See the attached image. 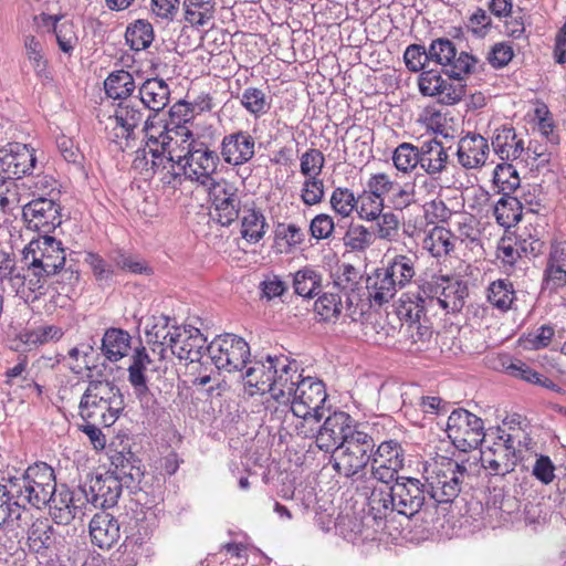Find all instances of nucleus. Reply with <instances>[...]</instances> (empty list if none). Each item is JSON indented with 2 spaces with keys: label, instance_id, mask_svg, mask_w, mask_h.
Here are the masks:
<instances>
[{
  "label": "nucleus",
  "instance_id": "obj_11",
  "mask_svg": "<svg viewBox=\"0 0 566 566\" xmlns=\"http://www.w3.org/2000/svg\"><path fill=\"white\" fill-rule=\"evenodd\" d=\"M275 361V375L271 380V388L269 389L270 399L265 401V409L271 410L274 408V413L279 415L281 409L287 408L290 398H292L295 387L303 378L298 374L296 366H293L287 357L277 356Z\"/></svg>",
  "mask_w": 566,
  "mask_h": 566
},
{
  "label": "nucleus",
  "instance_id": "obj_36",
  "mask_svg": "<svg viewBox=\"0 0 566 566\" xmlns=\"http://www.w3.org/2000/svg\"><path fill=\"white\" fill-rule=\"evenodd\" d=\"M448 282V276L433 275L430 280L423 281L418 286L416 294V316L419 317L424 313L427 306H433L439 303L441 287Z\"/></svg>",
  "mask_w": 566,
  "mask_h": 566
},
{
  "label": "nucleus",
  "instance_id": "obj_23",
  "mask_svg": "<svg viewBox=\"0 0 566 566\" xmlns=\"http://www.w3.org/2000/svg\"><path fill=\"white\" fill-rule=\"evenodd\" d=\"M254 153L255 140L248 132L239 130L222 139L221 155L227 164L243 165L252 159Z\"/></svg>",
  "mask_w": 566,
  "mask_h": 566
},
{
  "label": "nucleus",
  "instance_id": "obj_20",
  "mask_svg": "<svg viewBox=\"0 0 566 566\" xmlns=\"http://www.w3.org/2000/svg\"><path fill=\"white\" fill-rule=\"evenodd\" d=\"M123 482L112 472L93 476L88 481L92 506L108 509L117 504L123 491Z\"/></svg>",
  "mask_w": 566,
  "mask_h": 566
},
{
  "label": "nucleus",
  "instance_id": "obj_44",
  "mask_svg": "<svg viewBox=\"0 0 566 566\" xmlns=\"http://www.w3.org/2000/svg\"><path fill=\"white\" fill-rule=\"evenodd\" d=\"M241 220V235L249 243H258L263 239L268 224L260 210L244 208Z\"/></svg>",
  "mask_w": 566,
  "mask_h": 566
},
{
  "label": "nucleus",
  "instance_id": "obj_22",
  "mask_svg": "<svg viewBox=\"0 0 566 566\" xmlns=\"http://www.w3.org/2000/svg\"><path fill=\"white\" fill-rule=\"evenodd\" d=\"M138 97L148 108L144 129L148 130L154 126L151 118L163 111L169 102L170 90L168 84L158 77L147 78L139 88Z\"/></svg>",
  "mask_w": 566,
  "mask_h": 566
},
{
  "label": "nucleus",
  "instance_id": "obj_26",
  "mask_svg": "<svg viewBox=\"0 0 566 566\" xmlns=\"http://www.w3.org/2000/svg\"><path fill=\"white\" fill-rule=\"evenodd\" d=\"M153 364L154 361L144 346L134 349L127 371L128 381L139 399L149 394L147 371L156 370Z\"/></svg>",
  "mask_w": 566,
  "mask_h": 566
},
{
  "label": "nucleus",
  "instance_id": "obj_28",
  "mask_svg": "<svg viewBox=\"0 0 566 566\" xmlns=\"http://www.w3.org/2000/svg\"><path fill=\"white\" fill-rule=\"evenodd\" d=\"M491 146L494 154L503 161H514L524 153V142L517 138L515 128L502 125L493 130Z\"/></svg>",
  "mask_w": 566,
  "mask_h": 566
},
{
  "label": "nucleus",
  "instance_id": "obj_18",
  "mask_svg": "<svg viewBox=\"0 0 566 566\" xmlns=\"http://www.w3.org/2000/svg\"><path fill=\"white\" fill-rule=\"evenodd\" d=\"M429 59L440 66H451L453 71H472L479 63V59L468 52L459 55L454 43L447 38L432 40L428 48Z\"/></svg>",
  "mask_w": 566,
  "mask_h": 566
},
{
  "label": "nucleus",
  "instance_id": "obj_51",
  "mask_svg": "<svg viewBox=\"0 0 566 566\" xmlns=\"http://www.w3.org/2000/svg\"><path fill=\"white\" fill-rule=\"evenodd\" d=\"M488 300L497 310L502 312L509 311L515 300L512 282L506 279L492 282L488 289Z\"/></svg>",
  "mask_w": 566,
  "mask_h": 566
},
{
  "label": "nucleus",
  "instance_id": "obj_53",
  "mask_svg": "<svg viewBox=\"0 0 566 566\" xmlns=\"http://www.w3.org/2000/svg\"><path fill=\"white\" fill-rule=\"evenodd\" d=\"M343 310L342 297L338 293H324L314 303V312L322 322L335 323Z\"/></svg>",
  "mask_w": 566,
  "mask_h": 566
},
{
  "label": "nucleus",
  "instance_id": "obj_62",
  "mask_svg": "<svg viewBox=\"0 0 566 566\" xmlns=\"http://www.w3.org/2000/svg\"><path fill=\"white\" fill-rule=\"evenodd\" d=\"M331 205L335 212L348 217L356 209L357 198L348 188H336L331 197Z\"/></svg>",
  "mask_w": 566,
  "mask_h": 566
},
{
  "label": "nucleus",
  "instance_id": "obj_47",
  "mask_svg": "<svg viewBox=\"0 0 566 566\" xmlns=\"http://www.w3.org/2000/svg\"><path fill=\"white\" fill-rule=\"evenodd\" d=\"M496 222L503 228H511L522 218L521 202L516 197L502 196L494 207Z\"/></svg>",
  "mask_w": 566,
  "mask_h": 566
},
{
  "label": "nucleus",
  "instance_id": "obj_2",
  "mask_svg": "<svg viewBox=\"0 0 566 566\" xmlns=\"http://www.w3.org/2000/svg\"><path fill=\"white\" fill-rule=\"evenodd\" d=\"M125 409L124 396L120 389L109 380H90L84 390L80 405L82 419H90L111 427Z\"/></svg>",
  "mask_w": 566,
  "mask_h": 566
},
{
  "label": "nucleus",
  "instance_id": "obj_33",
  "mask_svg": "<svg viewBox=\"0 0 566 566\" xmlns=\"http://www.w3.org/2000/svg\"><path fill=\"white\" fill-rule=\"evenodd\" d=\"M132 337L122 328H108L102 338L101 350L111 361H118L125 357L130 348Z\"/></svg>",
  "mask_w": 566,
  "mask_h": 566
},
{
  "label": "nucleus",
  "instance_id": "obj_45",
  "mask_svg": "<svg viewBox=\"0 0 566 566\" xmlns=\"http://www.w3.org/2000/svg\"><path fill=\"white\" fill-rule=\"evenodd\" d=\"M454 239L450 230L434 227L423 240V248L434 258L447 256L454 250Z\"/></svg>",
  "mask_w": 566,
  "mask_h": 566
},
{
  "label": "nucleus",
  "instance_id": "obj_43",
  "mask_svg": "<svg viewBox=\"0 0 566 566\" xmlns=\"http://www.w3.org/2000/svg\"><path fill=\"white\" fill-rule=\"evenodd\" d=\"M416 188H418V191L421 192L422 190H428V193L434 192L436 189V180L433 178H428L424 175L417 176L416 181L411 188L408 186L400 187L397 184V188L395 191H392V205L396 209H403L408 206H410L412 202L416 201L415 196L417 193Z\"/></svg>",
  "mask_w": 566,
  "mask_h": 566
},
{
  "label": "nucleus",
  "instance_id": "obj_3",
  "mask_svg": "<svg viewBox=\"0 0 566 566\" xmlns=\"http://www.w3.org/2000/svg\"><path fill=\"white\" fill-rule=\"evenodd\" d=\"M20 502L36 509L48 506L53 491H56L54 470L46 463L30 465L22 475L9 476Z\"/></svg>",
  "mask_w": 566,
  "mask_h": 566
},
{
  "label": "nucleus",
  "instance_id": "obj_37",
  "mask_svg": "<svg viewBox=\"0 0 566 566\" xmlns=\"http://www.w3.org/2000/svg\"><path fill=\"white\" fill-rule=\"evenodd\" d=\"M169 324L170 317L163 314L151 316L146 324L147 343L153 346V352L158 353L161 358H165V344L172 329Z\"/></svg>",
  "mask_w": 566,
  "mask_h": 566
},
{
  "label": "nucleus",
  "instance_id": "obj_42",
  "mask_svg": "<svg viewBox=\"0 0 566 566\" xmlns=\"http://www.w3.org/2000/svg\"><path fill=\"white\" fill-rule=\"evenodd\" d=\"M72 496H70V489L66 485H61L48 503L50 513L54 521L61 525H67L74 520Z\"/></svg>",
  "mask_w": 566,
  "mask_h": 566
},
{
  "label": "nucleus",
  "instance_id": "obj_24",
  "mask_svg": "<svg viewBox=\"0 0 566 566\" xmlns=\"http://www.w3.org/2000/svg\"><path fill=\"white\" fill-rule=\"evenodd\" d=\"M109 459L113 470L107 472H112L119 478L127 489H136L144 476L142 461L136 454L124 448L120 451H114Z\"/></svg>",
  "mask_w": 566,
  "mask_h": 566
},
{
  "label": "nucleus",
  "instance_id": "obj_14",
  "mask_svg": "<svg viewBox=\"0 0 566 566\" xmlns=\"http://www.w3.org/2000/svg\"><path fill=\"white\" fill-rule=\"evenodd\" d=\"M28 229L49 235L62 223L61 206L54 198L40 196L22 208Z\"/></svg>",
  "mask_w": 566,
  "mask_h": 566
},
{
  "label": "nucleus",
  "instance_id": "obj_59",
  "mask_svg": "<svg viewBox=\"0 0 566 566\" xmlns=\"http://www.w3.org/2000/svg\"><path fill=\"white\" fill-rule=\"evenodd\" d=\"M345 245L354 251H364L375 242V233L361 224L350 226L344 237Z\"/></svg>",
  "mask_w": 566,
  "mask_h": 566
},
{
  "label": "nucleus",
  "instance_id": "obj_41",
  "mask_svg": "<svg viewBox=\"0 0 566 566\" xmlns=\"http://www.w3.org/2000/svg\"><path fill=\"white\" fill-rule=\"evenodd\" d=\"M185 21L191 27H203L214 17L216 0H184Z\"/></svg>",
  "mask_w": 566,
  "mask_h": 566
},
{
  "label": "nucleus",
  "instance_id": "obj_52",
  "mask_svg": "<svg viewBox=\"0 0 566 566\" xmlns=\"http://www.w3.org/2000/svg\"><path fill=\"white\" fill-rule=\"evenodd\" d=\"M104 87L108 97L126 101L135 90V82L132 73H109Z\"/></svg>",
  "mask_w": 566,
  "mask_h": 566
},
{
  "label": "nucleus",
  "instance_id": "obj_30",
  "mask_svg": "<svg viewBox=\"0 0 566 566\" xmlns=\"http://www.w3.org/2000/svg\"><path fill=\"white\" fill-rule=\"evenodd\" d=\"M277 356H268L265 361L255 360L245 370L243 376L245 385L253 390H250V395L265 394L271 388L272 377L275 375V361Z\"/></svg>",
  "mask_w": 566,
  "mask_h": 566
},
{
  "label": "nucleus",
  "instance_id": "obj_34",
  "mask_svg": "<svg viewBox=\"0 0 566 566\" xmlns=\"http://www.w3.org/2000/svg\"><path fill=\"white\" fill-rule=\"evenodd\" d=\"M146 112L148 108L145 103L136 97L119 102L113 117L117 119V123L135 133V128L143 122L145 123Z\"/></svg>",
  "mask_w": 566,
  "mask_h": 566
},
{
  "label": "nucleus",
  "instance_id": "obj_55",
  "mask_svg": "<svg viewBox=\"0 0 566 566\" xmlns=\"http://www.w3.org/2000/svg\"><path fill=\"white\" fill-rule=\"evenodd\" d=\"M145 159L146 165L156 172L158 169H165L167 163V150H163V132L159 137L150 136L146 143V147L137 151L136 159Z\"/></svg>",
  "mask_w": 566,
  "mask_h": 566
},
{
  "label": "nucleus",
  "instance_id": "obj_17",
  "mask_svg": "<svg viewBox=\"0 0 566 566\" xmlns=\"http://www.w3.org/2000/svg\"><path fill=\"white\" fill-rule=\"evenodd\" d=\"M396 512L407 517H412L426 505L429 500L427 484L417 478L403 476L391 485Z\"/></svg>",
  "mask_w": 566,
  "mask_h": 566
},
{
  "label": "nucleus",
  "instance_id": "obj_6",
  "mask_svg": "<svg viewBox=\"0 0 566 566\" xmlns=\"http://www.w3.org/2000/svg\"><path fill=\"white\" fill-rule=\"evenodd\" d=\"M188 154L189 157L182 164L180 171L167 170L163 180L171 185L176 180L180 181V177L185 176V178L206 187L214 182L212 175L217 171L220 160L219 155L200 140L195 143L192 151L188 150Z\"/></svg>",
  "mask_w": 566,
  "mask_h": 566
},
{
  "label": "nucleus",
  "instance_id": "obj_31",
  "mask_svg": "<svg viewBox=\"0 0 566 566\" xmlns=\"http://www.w3.org/2000/svg\"><path fill=\"white\" fill-rule=\"evenodd\" d=\"M449 155L440 140L431 138L420 145V168L429 176L447 169Z\"/></svg>",
  "mask_w": 566,
  "mask_h": 566
},
{
  "label": "nucleus",
  "instance_id": "obj_48",
  "mask_svg": "<svg viewBox=\"0 0 566 566\" xmlns=\"http://www.w3.org/2000/svg\"><path fill=\"white\" fill-rule=\"evenodd\" d=\"M371 461L401 470L405 465V451L396 440L384 441L371 452Z\"/></svg>",
  "mask_w": 566,
  "mask_h": 566
},
{
  "label": "nucleus",
  "instance_id": "obj_27",
  "mask_svg": "<svg viewBox=\"0 0 566 566\" xmlns=\"http://www.w3.org/2000/svg\"><path fill=\"white\" fill-rule=\"evenodd\" d=\"M521 451H510L507 447H490L482 453V467L491 476L504 478L514 472Z\"/></svg>",
  "mask_w": 566,
  "mask_h": 566
},
{
  "label": "nucleus",
  "instance_id": "obj_19",
  "mask_svg": "<svg viewBox=\"0 0 566 566\" xmlns=\"http://www.w3.org/2000/svg\"><path fill=\"white\" fill-rule=\"evenodd\" d=\"M566 287V245L556 243L551 247L542 275L543 292L556 294Z\"/></svg>",
  "mask_w": 566,
  "mask_h": 566
},
{
  "label": "nucleus",
  "instance_id": "obj_58",
  "mask_svg": "<svg viewBox=\"0 0 566 566\" xmlns=\"http://www.w3.org/2000/svg\"><path fill=\"white\" fill-rule=\"evenodd\" d=\"M406 315L409 316L410 322L407 325L408 338L412 345H416V350H422V346L427 344L431 336L432 332L428 326H424L420 323V317L416 316V310L411 306L406 307Z\"/></svg>",
  "mask_w": 566,
  "mask_h": 566
},
{
  "label": "nucleus",
  "instance_id": "obj_13",
  "mask_svg": "<svg viewBox=\"0 0 566 566\" xmlns=\"http://www.w3.org/2000/svg\"><path fill=\"white\" fill-rule=\"evenodd\" d=\"M420 73L418 86L426 96H437L446 105L459 102L465 93L464 77L461 73Z\"/></svg>",
  "mask_w": 566,
  "mask_h": 566
},
{
  "label": "nucleus",
  "instance_id": "obj_54",
  "mask_svg": "<svg viewBox=\"0 0 566 566\" xmlns=\"http://www.w3.org/2000/svg\"><path fill=\"white\" fill-rule=\"evenodd\" d=\"M399 289H403L416 275L415 260L408 255H396L386 266Z\"/></svg>",
  "mask_w": 566,
  "mask_h": 566
},
{
  "label": "nucleus",
  "instance_id": "obj_12",
  "mask_svg": "<svg viewBox=\"0 0 566 566\" xmlns=\"http://www.w3.org/2000/svg\"><path fill=\"white\" fill-rule=\"evenodd\" d=\"M27 545L38 557L54 559L64 554L65 538L48 518H38L28 528Z\"/></svg>",
  "mask_w": 566,
  "mask_h": 566
},
{
  "label": "nucleus",
  "instance_id": "obj_60",
  "mask_svg": "<svg viewBox=\"0 0 566 566\" xmlns=\"http://www.w3.org/2000/svg\"><path fill=\"white\" fill-rule=\"evenodd\" d=\"M384 199L375 198L367 190L357 197L356 211L360 219L374 221L382 213Z\"/></svg>",
  "mask_w": 566,
  "mask_h": 566
},
{
  "label": "nucleus",
  "instance_id": "obj_1",
  "mask_svg": "<svg viewBox=\"0 0 566 566\" xmlns=\"http://www.w3.org/2000/svg\"><path fill=\"white\" fill-rule=\"evenodd\" d=\"M422 476L429 500L437 504L452 503L468 485L469 470L464 462L437 457L423 467Z\"/></svg>",
  "mask_w": 566,
  "mask_h": 566
},
{
  "label": "nucleus",
  "instance_id": "obj_16",
  "mask_svg": "<svg viewBox=\"0 0 566 566\" xmlns=\"http://www.w3.org/2000/svg\"><path fill=\"white\" fill-rule=\"evenodd\" d=\"M36 163L34 149L25 144L10 143L0 148V176L4 178L30 176L36 169Z\"/></svg>",
  "mask_w": 566,
  "mask_h": 566
},
{
  "label": "nucleus",
  "instance_id": "obj_15",
  "mask_svg": "<svg viewBox=\"0 0 566 566\" xmlns=\"http://www.w3.org/2000/svg\"><path fill=\"white\" fill-rule=\"evenodd\" d=\"M212 203V219L222 227L231 226L239 218L241 199L238 189L226 180L214 181L208 186Z\"/></svg>",
  "mask_w": 566,
  "mask_h": 566
},
{
  "label": "nucleus",
  "instance_id": "obj_4",
  "mask_svg": "<svg viewBox=\"0 0 566 566\" xmlns=\"http://www.w3.org/2000/svg\"><path fill=\"white\" fill-rule=\"evenodd\" d=\"M297 437L307 439L315 438L316 447L324 452H334L339 449L352 433L359 432L354 419L344 411H335L326 417L324 423L319 427L313 422L305 426L296 424Z\"/></svg>",
  "mask_w": 566,
  "mask_h": 566
},
{
  "label": "nucleus",
  "instance_id": "obj_61",
  "mask_svg": "<svg viewBox=\"0 0 566 566\" xmlns=\"http://www.w3.org/2000/svg\"><path fill=\"white\" fill-rule=\"evenodd\" d=\"M376 221L374 230L375 239H381L386 241H394L399 233L400 221L398 217L392 212H385L379 214Z\"/></svg>",
  "mask_w": 566,
  "mask_h": 566
},
{
  "label": "nucleus",
  "instance_id": "obj_63",
  "mask_svg": "<svg viewBox=\"0 0 566 566\" xmlns=\"http://www.w3.org/2000/svg\"><path fill=\"white\" fill-rule=\"evenodd\" d=\"M325 164V158L319 149L311 148L301 157V172L307 178H318Z\"/></svg>",
  "mask_w": 566,
  "mask_h": 566
},
{
  "label": "nucleus",
  "instance_id": "obj_57",
  "mask_svg": "<svg viewBox=\"0 0 566 566\" xmlns=\"http://www.w3.org/2000/svg\"><path fill=\"white\" fill-rule=\"evenodd\" d=\"M392 160L399 171H412L417 166L420 167V146L410 143L400 144L394 151Z\"/></svg>",
  "mask_w": 566,
  "mask_h": 566
},
{
  "label": "nucleus",
  "instance_id": "obj_56",
  "mask_svg": "<svg viewBox=\"0 0 566 566\" xmlns=\"http://www.w3.org/2000/svg\"><path fill=\"white\" fill-rule=\"evenodd\" d=\"M322 276L313 269L304 268L294 274L293 286L296 294L313 297L321 287Z\"/></svg>",
  "mask_w": 566,
  "mask_h": 566
},
{
  "label": "nucleus",
  "instance_id": "obj_64",
  "mask_svg": "<svg viewBox=\"0 0 566 566\" xmlns=\"http://www.w3.org/2000/svg\"><path fill=\"white\" fill-rule=\"evenodd\" d=\"M107 139L118 146V149L125 150L129 146V140L135 138V133L124 125L117 123L113 116H108V123L105 126Z\"/></svg>",
  "mask_w": 566,
  "mask_h": 566
},
{
  "label": "nucleus",
  "instance_id": "obj_46",
  "mask_svg": "<svg viewBox=\"0 0 566 566\" xmlns=\"http://www.w3.org/2000/svg\"><path fill=\"white\" fill-rule=\"evenodd\" d=\"M369 513L375 521H384L388 515L396 512L392 488L389 491L373 488L368 497Z\"/></svg>",
  "mask_w": 566,
  "mask_h": 566
},
{
  "label": "nucleus",
  "instance_id": "obj_29",
  "mask_svg": "<svg viewBox=\"0 0 566 566\" xmlns=\"http://www.w3.org/2000/svg\"><path fill=\"white\" fill-rule=\"evenodd\" d=\"M90 535L93 544L109 549L120 538L119 522L105 511L97 513L90 522Z\"/></svg>",
  "mask_w": 566,
  "mask_h": 566
},
{
  "label": "nucleus",
  "instance_id": "obj_21",
  "mask_svg": "<svg viewBox=\"0 0 566 566\" xmlns=\"http://www.w3.org/2000/svg\"><path fill=\"white\" fill-rule=\"evenodd\" d=\"M197 142L188 128H182L181 132L168 128L163 132V150H167V164L172 170L175 165L179 170L182 168L189 157L188 150L191 153Z\"/></svg>",
  "mask_w": 566,
  "mask_h": 566
},
{
  "label": "nucleus",
  "instance_id": "obj_7",
  "mask_svg": "<svg viewBox=\"0 0 566 566\" xmlns=\"http://www.w3.org/2000/svg\"><path fill=\"white\" fill-rule=\"evenodd\" d=\"M375 441L364 431L352 433L349 440L339 447L342 452L335 458L334 470L345 478H353L371 461Z\"/></svg>",
  "mask_w": 566,
  "mask_h": 566
},
{
  "label": "nucleus",
  "instance_id": "obj_8",
  "mask_svg": "<svg viewBox=\"0 0 566 566\" xmlns=\"http://www.w3.org/2000/svg\"><path fill=\"white\" fill-rule=\"evenodd\" d=\"M447 433L453 446L463 452L476 449L485 438L483 420L463 408L449 416Z\"/></svg>",
  "mask_w": 566,
  "mask_h": 566
},
{
  "label": "nucleus",
  "instance_id": "obj_32",
  "mask_svg": "<svg viewBox=\"0 0 566 566\" xmlns=\"http://www.w3.org/2000/svg\"><path fill=\"white\" fill-rule=\"evenodd\" d=\"M395 282L386 268L377 269L374 275L367 279L369 297L378 305L388 303L399 289Z\"/></svg>",
  "mask_w": 566,
  "mask_h": 566
},
{
  "label": "nucleus",
  "instance_id": "obj_50",
  "mask_svg": "<svg viewBox=\"0 0 566 566\" xmlns=\"http://www.w3.org/2000/svg\"><path fill=\"white\" fill-rule=\"evenodd\" d=\"M520 182L518 172L512 164L504 161L496 165L493 172V184L499 193L511 196L520 187Z\"/></svg>",
  "mask_w": 566,
  "mask_h": 566
},
{
  "label": "nucleus",
  "instance_id": "obj_40",
  "mask_svg": "<svg viewBox=\"0 0 566 566\" xmlns=\"http://www.w3.org/2000/svg\"><path fill=\"white\" fill-rule=\"evenodd\" d=\"M2 482L0 483V526L19 518L23 507V503L17 497V491L10 479L3 478Z\"/></svg>",
  "mask_w": 566,
  "mask_h": 566
},
{
  "label": "nucleus",
  "instance_id": "obj_38",
  "mask_svg": "<svg viewBox=\"0 0 566 566\" xmlns=\"http://www.w3.org/2000/svg\"><path fill=\"white\" fill-rule=\"evenodd\" d=\"M53 276H55L53 284H55V291L59 295H64L69 298L78 295L81 285L80 270L72 259L69 260L66 265L60 268Z\"/></svg>",
  "mask_w": 566,
  "mask_h": 566
},
{
  "label": "nucleus",
  "instance_id": "obj_9",
  "mask_svg": "<svg viewBox=\"0 0 566 566\" xmlns=\"http://www.w3.org/2000/svg\"><path fill=\"white\" fill-rule=\"evenodd\" d=\"M210 359L218 369L241 371L250 357L249 344L234 334L217 336L207 347Z\"/></svg>",
  "mask_w": 566,
  "mask_h": 566
},
{
  "label": "nucleus",
  "instance_id": "obj_39",
  "mask_svg": "<svg viewBox=\"0 0 566 566\" xmlns=\"http://www.w3.org/2000/svg\"><path fill=\"white\" fill-rule=\"evenodd\" d=\"M468 295V286L460 280L449 277L441 287L438 305L448 312H460Z\"/></svg>",
  "mask_w": 566,
  "mask_h": 566
},
{
  "label": "nucleus",
  "instance_id": "obj_5",
  "mask_svg": "<svg viewBox=\"0 0 566 566\" xmlns=\"http://www.w3.org/2000/svg\"><path fill=\"white\" fill-rule=\"evenodd\" d=\"M326 399L327 394L323 381L312 377L302 378L290 398L287 408H282L280 413L291 411L301 419L297 424L307 426L312 422L317 424L325 415Z\"/></svg>",
  "mask_w": 566,
  "mask_h": 566
},
{
  "label": "nucleus",
  "instance_id": "obj_10",
  "mask_svg": "<svg viewBox=\"0 0 566 566\" xmlns=\"http://www.w3.org/2000/svg\"><path fill=\"white\" fill-rule=\"evenodd\" d=\"M22 261H29L34 271H43L50 275H54L69 262L61 241L50 235L31 240L22 251Z\"/></svg>",
  "mask_w": 566,
  "mask_h": 566
},
{
  "label": "nucleus",
  "instance_id": "obj_35",
  "mask_svg": "<svg viewBox=\"0 0 566 566\" xmlns=\"http://www.w3.org/2000/svg\"><path fill=\"white\" fill-rule=\"evenodd\" d=\"M184 333L186 336L182 338L179 348L176 349V356L180 360L200 361L205 352H207V338L196 327L185 328Z\"/></svg>",
  "mask_w": 566,
  "mask_h": 566
},
{
  "label": "nucleus",
  "instance_id": "obj_49",
  "mask_svg": "<svg viewBox=\"0 0 566 566\" xmlns=\"http://www.w3.org/2000/svg\"><path fill=\"white\" fill-rule=\"evenodd\" d=\"M126 42L135 51L148 48L154 41V29L150 22L138 19L126 28Z\"/></svg>",
  "mask_w": 566,
  "mask_h": 566
},
{
  "label": "nucleus",
  "instance_id": "obj_25",
  "mask_svg": "<svg viewBox=\"0 0 566 566\" xmlns=\"http://www.w3.org/2000/svg\"><path fill=\"white\" fill-rule=\"evenodd\" d=\"M489 154V142L480 134L468 133L459 140L458 160L467 169L482 167L486 163Z\"/></svg>",
  "mask_w": 566,
  "mask_h": 566
}]
</instances>
